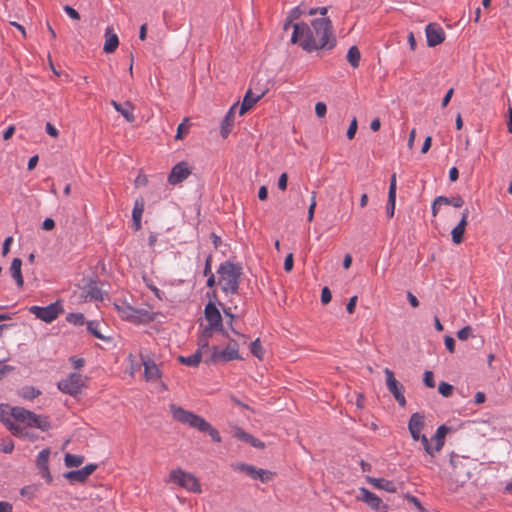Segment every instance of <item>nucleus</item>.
I'll list each match as a JSON object with an SVG mask.
<instances>
[{"label": "nucleus", "instance_id": "1", "mask_svg": "<svg viewBox=\"0 0 512 512\" xmlns=\"http://www.w3.org/2000/svg\"><path fill=\"white\" fill-rule=\"evenodd\" d=\"M291 42L299 44L305 51L333 47L334 39L331 32V21L324 16L311 20L310 23L300 22L292 25Z\"/></svg>", "mask_w": 512, "mask_h": 512}, {"label": "nucleus", "instance_id": "2", "mask_svg": "<svg viewBox=\"0 0 512 512\" xmlns=\"http://www.w3.org/2000/svg\"><path fill=\"white\" fill-rule=\"evenodd\" d=\"M169 409L174 420L182 424H186L192 428H195L200 432L208 433L212 440H214L217 443H220L222 441L219 432L203 417L194 414L191 411L185 410L182 407L177 406L175 404H171L169 406Z\"/></svg>", "mask_w": 512, "mask_h": 512}, {"label": "nucleus", "instance_id": "3", "mask_svg": "<svg viewBox=\"0 0 512 512\" xmlns=\"http://www.w3.org/2000/svg\"><path fill=\"white\" fill-rule=\"evenodd\" d=\"M217 273L219 275L218 283L226 294H235L239 288L242 267L229 261L222 263Z\"/></svg>", "mask_w": 512, "mask_h": 512}, {"label": "nucleus", "instance_id": "4", "mask_svg": "<svg viewBox=\"0 0 512 512\" xmlns=\"http://www.w3.org/2000/svg\"><path fill=\"white\" fill-rule=\"evenodd\" d=\"M11 413L15 424L26 428V431H28V428H37L41 431H47L50 428L47 417L35 414L22 407H13Z\"/></svg>", "mask_w": 512, "mask_h": 512}, {"label": "nucleus", "instance_id": "5", "mask_svg": "<svg viewBox=\"0 0 512 512\" xmlns=\"http://www.w3.org/2000/svg\"><path fill=\"white\" fill-rule=\"evenodd\" d=\"M238 359H241L238 344L235 341H230L224 349H219L215 345H208V355L205 362L208 364H216Z\"/></svg>", "mask_w": 512, "mask_h": 512}, {"label": "nucleus", "instance_id": "6", "mask_svg": "<svg viewBox=\"0 0 512 512\" xmlns=\"http://www.w3.org/2000/svg\"><path fill=\"white\" fill-rule=\"evenodd\" d=\"M87 377L81 373H70L57 384L58 389L72 397L79 395L86 387Z\"/></svg>", "mask_w": 512, "mask_h": 512}, {"label": "nucleus", "instance_id": "7", "mask_svg": "<svg viewBox=\"0 0 512 512\" xmlns=\"http://www.w3.org/2000/svg\"><path fill=\"white\" fill-rule=\"evenodd\" d=\"M169 482L175 483L178 486L193 492L201 493V485L199 480L193 474L186 472L180 468L172 469L169 474Z\"/></svg>", "mask_w": 512, "mask_h": 512}, {"label": "nucleus", "instance_id": "8", "mask_svg": "<svg viewBox=\"0 0 512 512\" xmlns=\"http://www.w3.org/2000/svg\"><path fill=\"white\" fill-rule=\"evenodd\" d=\"M13 407H9L5 404H0V421L4 423L7 429L16 437L22 439H30L34 440L35 435L31 434L29 431H26V428L21 427L20 425L15 424L13 421L11 409Z\"/></svg>", "mask_w": 512, "mask_h": 512}, {"label": "nucleus", "instance_id": "9", "mask_svg": "<svg viewBox=\"0 0 512 512\" xmlns=\"http://www.w3.org/2000/svg\"><path fill=\"white\" fill-rule=\"evenodd\" d=\"M204 315L208 322V326L204 328L199 338H205L209 341L213 331L222 330V316L219 309L212 302H209L205 306Z\"/></svg>", "mask_w": 512, "mask_h": 512}, {"label": "nucleus", "instance_id": "10", "mask_svg": "<svg viewBox=\"0 0 512 512\" xmlns=\"http://www.w3.org/2000/svg\"><path fill=\"white\" fill-rule=\"evenodd\" d=\"M29 312L33 314L39 320L45 323H51L58 318L60 314L64 312L63 305L60 301H55L48 306H31Z\"/></svg>", "mask_w": 512, "mask_h": 512}, {"label": "nucleus", "instance_id": "11", "mask_svg": "<svg viewBox=\"0 0 512 512\" xmlns=\"http://www.w3.org/2000/svg\"><path fill=\"white\" fill-rule=\"evenodd\" d=\"M384 374L386 377V386L389 392L394 396L395 400L401 407L406 405V399L404 396V387L403 385L397 381L394 376V373L389 368L384 369Z\"/></svg>", "mask_w": 512, "mask_h": 512}, {"label": "nucleus", "instance_id": "12", "mask_svg": "<svg viewBox=\"0 0 512 512\" xmlns=\"http://www.w3.org/2000/svg\"><path fill=\"white\" fill-rule=\"evenodd\" d=\"M208 355V341L205 338H199L198 339V349L189 356H179L178 361L186 366L190 367H197L202 357H204V360L207 358Z\"/></svg>", "mask_w": 512, "mask_h": 512}, {"label": "nucleus", "instance_id": "13", "mask_svg": "<svg viewBox=\"0 0 512 512\" xmlns=\"http://www.w3.org/2000/svg\"><path fill=\"white\" fill-rule=\"evenodd\" d=\"M116 310L119 313V316L124 319L131 321L133 323L141 322L145 317L148 316V312L144 310H137L130 306L127 302L122 301L120 303L114 304Z\"/></svg>", "mask_w": 512, "mask_h": 512}, {"label": "nucleus", "instance_id": "14", "mask_svg": "<svg viewBox=\"0 0 512 512\" xmlns=\"http://www.w3.org/2000/svg\"><path fill=\"white\" fill-rule=\"evenodd\" d=\"M191 174L190 167L187 162L182 161L173 166L169 176L168 182L171 185H177L183 182Z\"/></svg>", "mask_w": 512, "mask_h": 512}, {"label": "nucleus", "instance_id": "15", "mask_svg": "<svg viewBox=\"0 0 512 512\" xmlns=\"http://www.w3.org/2000/svg\"><path fill=\"white\" fill-rule=\"evenodd\" d=\"M359 499L365 502L371 509L377 512H387L388 507L382 500L374 493L365 488H360Z\"/></svg>", "mask_w": 512, "mask_h": 512}, {"label": "nucleus", "instance_id": "16", "mask_svg": "<svg viewBox=\"0 0 512 512\" xmlns=\"http://www.w3.org/2000/svg\"><path fill=\"white\" fill-rule=\"evenodd\" d=\"M425 33L427 38V45L429 47H435L445 40V32L443 28L436 23L428 24L426 26Z\"/></svg>", "mask_w": 512, "mask_h": 512}, {"label": "nucleus", "instance_id": "17", "mask_svg": "<svg viewBox=\"0 0 512 512\" xmlns=\"http://www.w3.org/2000/svg\"><path fill=\"white\" fill-rule=\"evenodd\" d=\"M425 427V415L420 412L413 413L408 422V430L414 441L420 439L421 432Z\"/></svg>", "mask_w": 512, "mask_h": 512}, {"label": "nucleus", "instance_id": "18", "mask_svg": "<svg viewBox=\"0 0 512 512\" xmlns=\"http://www.w3.org/2000/svg\"><path fill=\"white\" fill-rule=\"evenodd\" d=\"M142 365L144 366V377L148 382H156L161 378L159 366L149 357L141 355Z\"/></svg>", "mask_w": 512, "mask_h": 512}, {"label": "nucleus", "instance_id": "19", "mask_svg": "<svg viewBox=\"0 0 512 512\" xmlns=\"http://www.w3.org/2000/svg\"><path fill=\"white\" fill-rule=\"evenodd\" d=\"M50 449H43L39 452L36 459V466L39 470L41 476L46 479L48 482L52 481V476L49 470V457H50Z\"/></svg>", "mask_w": 512, "mask_h": 512}, {"label": "nucleus", "instance_id": "20", "mask_svg": "<svg viewBox=\"0 0 512 512\" xmlns=\"http://www.w3.org/2000/svg\"><path fill=\"white\" fill-rule=\"evenodd\" d=\"M266 91L263 90L259 93H254L251 89H249L241 103L240 109H239V115H244L247 113L253 106L265 95Z\"/></svg>", "mask_w": 512, "mask_h": 512}, {"label": "nucleus", "instance_id": "21", "mask_svg": "<svg viewBox=\"0 0 512 512\" xmlns=\"http://www.w3.org/2000/svg\"><path fill=\"white\" fill-rule=\"evenodd\" d=\"M317 12H319L322 16H324L327 13V8L326 7H322V8H317V9L306 10V7L303 4H301V5L297 6V7H295L290 12V14L288 16V20H287V22L284 25V28L287 29L288 24H290L293 20L298 19L302 15H305V14L314 15Z\"/></svg>", "mask_w": 512, "mask_h": 512}, {"label": "nucleus", "instance_id": "22", "mask_svg": "<svg viewBox=\"0 0 512 512\" xmlns=\"http://www.w3.org/2000/svg\"><path fill=\"white\" fill-rule=\"evenodd\" d=\"M96 468L97 466L95 464H88L79 470L67 472L65 477L70 481L84 482L96 470Z\"/></svg>", "mask_w": 512, "mask_h": 512}, {"label": "nucleus", "instance_id": "23", "mask_svg": "<svg viewBox=\"0 0 512 512\" xmlns=\"http://www.w3.org/2000/svg\"><path fill=\"white\" fill-rule=\"evenodd\" d=\"M469 216L468 209H465L462 213V218L460 222L453 228L451 234H452V241L455 244H461L463 242V236L466 230L467 226V219Z\"/></svg>", "mask_w": 512, "mask_h": 512}, {"label": "nucleus", "instance_id": "24", "mask_svg": "<svg viewBox=\"0 0 512 512\" xmlns=\"http://www.w3.org/2000/svg\"><path fill=\"white\" fill-rule=\"evenodd\" d=\"M396 174L393 173L390 179V186L388 192V201H387V215L389 218L394 216L395 204H396Z\"/></svg>", "mask_w": 512, "mask_h": 512}, {"label": "nucleus", "instance_id": "25", "mask_svg": "<svg viewBox=\"0 0 512 512\" xmlns=\"http://www.w3.org/2000/svg\"><path fill=\"white\" fill-rule=\"evenodd\" d=\"M111 105L115 108L117 112H119L129 123H133L135 121L134 116V106L130 102H125L124 104H120L115 100L111 101Z\"/></svg>", "mask_w": 512, "mask_h": 512}, {"label": "nucleus", "instance_id": "26", "mask_svg": "<svg viewBox=\"0 0 512 512\" xmlns=\"http://www.w3.org/2000/svg\"><path fill=\"white\" fill-rule=\"evenodd\" d=\"M119 45V39L116 33H114L111 27H107L105 30V42L103 50L105 53H113Z\"/></svg>", "mask_w": 512, "mask_h": 512}, {"label": "nucleus", "instance_id": "27", "mask_svg": "<svg viewBox=\"0 0 512 512\" xmlns=\"http://www.w3.org/2000/svg\"><path fill=\"white\" fill-rule=\"evenodd\" d=\"M450 431V428L446 425H441L437 428L434 436L432 437L431 441L434 442V450L438 452L441 451L445 444V437Z\"/></svg>", "mask_w": 512, "mask_h": 512}, {"label": "nucleus", "instance_id": "28", "mask_svg": "<svg viewBox=\"0 0 512 512\" xmlns=\"http://www.w3.org/2000/svg\"><path fill=\"white\" fill-rule=\"evenodd\" d=\"M236 107H237V104H234L229 109L227 115L225 116V118L223 119V121L221 123V131L220 132H221V135L223 138H226L232 130V127L234 125V113H235Z\"/></svg>", "mask_w": 512, "mask_h": 512}, {"label": "nucleus", "instance_id": "29", "mask_svg": "<svg viewBox=\"0 0 512 512\" xmlns=\"http://www.w3.org/2000/svg\"><path fill=\"white\" fill-rule=\"evenodd\" d=\"M144 212V200L137 199L134 203V208L132 211V220L134 229L137 231L141 228V219Z\"/></svg>", "mask_w": 512, "mask_h": 512}, {"label": "nucleus", "instance_id": "30", "mask_svg": "<svg viewBox=\"0 0 512 512\" xmlns=\"http://www.w3.org/2000/svg\"><path fill=\"white\" fill-rule=\"evenodd\" d=\"M21 266L22 261L19 258H14L10 266L11 276L16 281L17 286L20 288L24 284V279L21 273Z\"/></svg>", "mask_w": 512, "mask_h": 512}, {"label": "nucleus", "instance_id": "31", "mask_svg": "<svg viewBox=\"0 0 512 512\" xmlns=\"http://www.w3.org/2000/svg\"><path fill=\"white\" fill-rule=\"evenodd\" d=\"M368 480L369 483L378 489H382L390 493H395L397 491L396 484L393 481L381 478H368Z\"/></svg>", "mask_w": 512, "mask_h": 512}, {"label": "nucleus", "instance_id": "32", "mask_svg": "<svg viewBox=\"0 0 512 512\" xmlns=\"http://www.w3.org/2000/svg\"><path fill=\"white\" fill-rule=\"evenodd\" d=\"M87 330L96 338L98 339H101V340H105V341H108L110 340L109 337H106L104 336L102 333H101V330H100V323L97 322V321H89L87 322Z\"/></svg>", "mask_w": 512, "mask_h": 512}, {"label": "nucleus", "instance_id": "33", "mask_svg": "<svg viewBox=\"0 0 512 512\" xmlns=\"http://www.w3.org/2000/svg\"><path fill=\"white\" fill-rule=\"evenodd\" d=\"M232 468L234 471H239L247 474L249 477L253 479L256 467L253 465L245 464V463H234L232 464Z\"/></svg>", "mask_w": 512, "mask_h": 512}, {"label": "nucleus", "instance_id": "34", "mask_svg": "<svg viewBox=\"0 0 512 512\" xmlns=\"http://www.w3.org/2000/svg\"><path fill=\"white\" fill-rule=\"evenodd\" d=\"M64 462L67 467H78L84 462V457L67 453Z\"/></svg>", "mask_w": 512, "mask_h": 512}, {"label": "nucleus", "instance_id": "35", "mask_svg": "<svg viewBox=\"0 0 512 512\" xmlns=\"http://www.w3.org/2000/svg\"><path fill=\"white\" fill-rule=\"evenodd\" d=\"M189 127V118H184L183 121L177 127L175 139L182 140L184 136H186L189 133Z\"/></svg>", "mask_w": 512, "mask_h": 512}, {"label": "nucleus", "instance_id": "36", "mask_svg": "<svg viewBox=\"0 0 512 512\" xmlns=\"http://www.w3.org/2000/svg\"><path fill=\"white\" fill-rule=\"evenodd\" d=\"M20 396L27 400H32L40 395V391L35 389L34 387H24L19 392Z\"/></svg>", "mask_w": 512, "mask_h": 512}, {"label": "nucleus", "instance_id": "37", "mask_svg": "<svg viewBox=\"0 0 512 512\" xmlns=\"http://www.w3.org/2000/svg\"><path fill=\"white\" fill-rule=\"evenodd\" d=\"M273 475L271 471L256 468L253 479H259L261 482L265 483L270 481Z\"/></svg>", "mask_w": 512, "mask_h": 512}, {"label": "nucleus", "instance_id": "38", "mask_svg": "<svg viewBox=\"0 0 512 512\" xmlns=\"http://www.w3.org/2000/svg\"><path fill=\"white\" fill-rule=\"evenodd\" d=\"M421 441V444L423 446V449L424 451L431 457H434L437 453L436 450H434V444L432 445L430 443V440L424 435V434H421L420 435V439Z\"/></svg>", "mask_w": 512, "mask_h": 512}, {"label": "nucleus", "instance_id": "39", "mask_svg": "<svg viewBox=\"0 0 512 512\" xmlns=\"http://www.w3.org/2000/svg\"><path fill=\"white\" fill-rule=\"evenodd\" d=\"M87 297L91 300L102 301L104 294L97 286H90L87 291Z\"/></svg>", "mask_w": 512, "mask_h": 512}, {"label": "nucleus", "instance_id": "40", "mask_svg": "<svg viewBox=\"0 0 512 512\" xmlns=\"http://www.w3.org/2000/svg\"><path fill=\"white\" fill-rule=\"evenodd\" d=\"M66 320L74 325H83L85 317L82 313H70L67 315Z\"/></svg>", "mask_w": 512, "mask_h": 512}, {"label": "nucleus", "instance_id": "41", "mask_svg": "<svg viewBox=\"0 0 512 512\" xmlns=\"http://www.w3.org/2000/svg\"><path fill=\"white\" fill-rule=\"evenodd\" d=\"M251 353L259 359L263 357V349L259 339L253 341L250 345Z\"/></svg>", "mask_w": 512, "mask_h": 512}, {"label": "nucleus", "instance_id": "42", "mask_svg": "<svg viewBox=\"0 0 512 512\" xmlns=\"http://www.w3.org/2000/svg\"><path fill=\"white\" fill-rule=\"evenodd\" d=\"M233 436H234V438H236L238 440H241V441H244V442H247V443L250 440H252V435H250L249 433L245 432L241 428H235L234 431H233Z\"/></svg>", "mask_w": 512, "mask_h": 512}, {"label": "nucleus", "instance_id": "43", "mask_svg": "<svg viewBox=\"0 0 512 512\" xmlns=\"http://www.w3.org/2000/svg\"><path fill=\"white\" fill-rule=\"evenodd\" d=\"M443 204H448V201H447V197H444V196H439L437 197L433 204H432V214L433 216H436L438 211H439V208L443 205Z\"/></svg>", "mask_w": 512, "mask_h": 512}, {"label": "nucleus", "instance_id": "44", "mask_svg": "<svg viewBox=\"0 0 512 512\" xmlns=\"http://www.w3.org/2000/svg\"><path fill=\"white\" fill-rule=\"evenodd\" d=\"M439 393L444 397H449L452 395L453 386L447 382H441L438 387Z\"/></svg>", "mask_w": 512, "mask_h": 512}, {"label": "nucleus", "instance_id": "45", "mask_svg": "<svg viewBox=\"0 0 512 512\" xmlns=\"http://www.w3.org/2000/svg\"><path fill=\"white\" fill-rule=\"evenodd\" d=\"M470 336H472V329L470 326H465L457 332L458 339L462 341L467 340Z\"/></svg>", "mask_w": 512, "mask_h": 512}, {"label": "nucleus", "instance_id": "46", "mask_svg": "<svg viewBox=\"0 0 512 512\" xmlns=\"http://www.w3.org/2000/svg\"><path fill=\"white\" fill-rule=\"evenodd\" d=\"M423 381L427 387H429V388L435 387L434 375L431 371H425Z\"/></svg>", "mask_w": 512, "mask_h": 512}, {"label": "nucleus", "instance_id": "47", "mask_svg": "<svg viewBox=\"0 0 512 512\" xmlns=\"http://www.w3.org/2000/svg\"><path fill=\"white\" fill-rule=\"evenodd\" d=\"M316 195L315 193L312 194V197H311V203L309 205V208H308V221L311 222L314 218V212H315V208H316Z\"/></svg>", "mask_w": 512, "mask_h": 512}, {"label": "nucleus", "instance_id": "48", "mask_svg": "<svg viewBox=\"0 0 512 512\" xmlns=\"http://www.w3.org/2000/svg\"><path fill=\"white\" fill-rule=\"evenodd\" d=\"M316 195L315 193L312 194V197H311V203L309 205V208H308V221L311 222L314 218V212H315V208H316Z\"/></svg>", "mask_w": 512, "mask_h": 512}, {"label": "nucleus", "instance_id": "49", "mask_svg": "<svg viewBox=\"0 0 512 512\" xmlns=\"http://www.w3.org/2000/svg\"><path fill=\"white\" fill-rule=\"evenodd\" d=\"M14 449V443L11 439L4 440L0 444V450L4 453H11Z\"/></svg>", "mask_w": 512, "mask_h": 512}, {"label": "nucleus", "instance_id": "50", "mask_svg": "<svg viewBox=\"0 0 512 512\" xmlns=\"http://www.w3.org/2000/svg\"><path fill=\"white\" fill-rule=\"evenodd\" d=\"M327 107L323 102H317L315 105V113L318 117L322 118L326 115Z\"/></svg>", "mask_w": 512, "mask_h": 512}, {"label": "nucleus", "instance_id": "51", "mask_svg": "<svg viewBox=\"0 0 512 512\" xmlns=\"http://www.w3.org/2000/svg\"><path fill=\"white\" fill-rule=\"evenodd\" d=\"M332 299L331 291L328 287H324L321 291V302L326 305L328 304Z\"/></svg>", "mask_w": 512, "mask_h": 512}, {"label": "nucleus", "instance_id": "52", "mask_svg": "<svg viewBox=\"0 0 512 512\" xmlns=\"http://www.w3.org/2000/svg\"><path fill=\"white\" fill-rule=\"evenodd\" d=\"M287 182H288L287 173H282L278 179V184H277L278 188L282 191H285L287 189Z\"/></svg>", "mask_w": 512, "mask_h": 512}, {"label": "nucleus", "instance_id": "53", "mask_svg": "<svg viewBox=\"0 0 512 512\" xmlns=\"http://www.w3.org/2000/svg\"><path fill=\"white\" fill-rule=\"evenodd\" d=\"M294 260H293V254L289 253L284 261V270L286 272H290L293 269Z\"/></svg>", "mask_w": 512, "mask_h": 512}, {"label": "nucleus", "instance_id": "54", "mask_svg": "<svg viewBox=\"0 0 512 512\" xmlns=\"http://www.w3.org/2000/svg\"><path fill=\"white\" fill-rule=\"evenodd\" d=\"M447 201H448L447 205H452L456 208H460L464 204V200L460 196L453 197V198H447Z\"/></svg>", "mask_w": 512, "mask_h": 512}, {"label": "nucleus", "instance_id": "55", "mask_svg": "<svg viewBox=\"0 0 512 512\" xmlns=\"http://www.w3.org/2000/svg\"><path fill=\"white\" fill-rule=\"evenodd\" d=\"M45 130L53 138H57L59 135L58 130L50 122L46 123Z\"/></svg>", "mask_w": 512, "mask_h": 512}, {"label": "nucleus", "instance_id": "56", "mask_svg": "<svg viewBox=\"0 0 512 512\" xmlns=\"http://www.w3.org/2000/svg\"><path fill=\"white\" fill-rule=\"evenodd\" d=\"M64 11L67 13V15L74 19V20H79L80 19V15L79 13L72 7L70 6H65L64 7Z\"/></svg>", "mask_w": 512, "mask_h": 512}, {"label": "nucleus", "instance_id": "57", "mask_svg": "<svg viewBox=\"0 0 512 512\" xmlns=\"http://www.w3.org/2000/svg\"><path fill=\"white\" fill-rule=\"evenodd\" d=\"M13 242V238L11 236L7 237L4 240L3 247H2V254L3 256H6L10 251V246Z\"/></svg>", "mask_w": 512, "mask_h": 512}, {"label": "nucleus", "instance_id": "58", "mask_svg": "<svg viewBox=\"0 0 512 512\" xmlns=\"http://www.w3.org/2000/svg\"><path fill=\"white\" fill-rule=\"evenodd\" d=\"M70 361L75 369H80L84 366V359L83 358H77V357H71Z\"/></svg>", "mask_w": 512, "mask_h": 512}, {"label": "nucleus", "instance_id": "59", "mask_svg": "<svg viewBox=\"0 0 512 512\" xmlns=\"http://www.w3.org/2000/svg\"><path fill=\"white\" fill-rule=\"evenodd\" d=\"M55 227V222L52 218H46L42 223V228L46 231L52 230Z\"/></svg>", "mask_w": 512, "mask_h": 512}, {"label": "nucleus", "instance_id": "60", "mask_svg": "<svg viewBox=\"0 0 512 512\" xmlns=\"http://www.w3.org/2000/svg\"><path fill=\"white\" fill-rule=\"evenodd\" d=\"M453 93H454L453 88H450V89L446 92V94H445L444 98L442 99V103H441V106H442L443 108H444V107H446V106L448 105V103L450 102V100H451V98H452V96H453Z\"/></svg>", "mask_w": 512, "mask_h": 512}, {"label": "nucleus", "instance_id": "61", "mask_svg": "<svg viewBox=\"0 0 512 512\" xmlns=\"http://www.w3.org/2000/svg\"><path fill=\"white\" fill-rule=\"evenodd\" d=\"M445 346L447 348V350L451 353L454 352V347H455V341L452 337L450 336H446L445 337Z\"/></svg>", "mask_w": 512, "mask_h": 512}, {"label": "nucleus", "instance_id": "62", "mask_svg": "<svg viewBox=\"0 0 512 512\" xmlns=\"http://www.w3.org/2000/svg\"><path fill=\"white\" fill-rule=\"evenodd\" d=\"M431 144H432V137L431 136H427L424 140V143L422 145V149H421V152L423 154L427 153L429 151V149L431 148Z\"/></svg>", "mask_w": 512, "mask_h": 512}, {"label": "nucleus", "instance_id": "63", "mask_svg": "<svg viewBox=\"0 0 512 512\" xmlns=\"http://www.w3.org/2000/svg\"><path fill=\"white\" fill-rule=\"evenodd\" d=\"M13 507L12 504H10L7 501H0V512H12Z\"/></svg>", "mask_w": 512, "mask_h": 512}, {"label": "nucleus", "instance_id": "64", "mask_svg": "<svg viewBox=\"0 0 512 512\" xmlns=\"http://www.w3.org/2000/svg\"><path fill=\"white\" fill-rule=\"evenodd\" d=\"M268 197V189L266 186H261L259 188V191H258V198L261 200V201H265Z\"/></svg>", "mask_w": 512, "mask_h": 512}]
</instances>
